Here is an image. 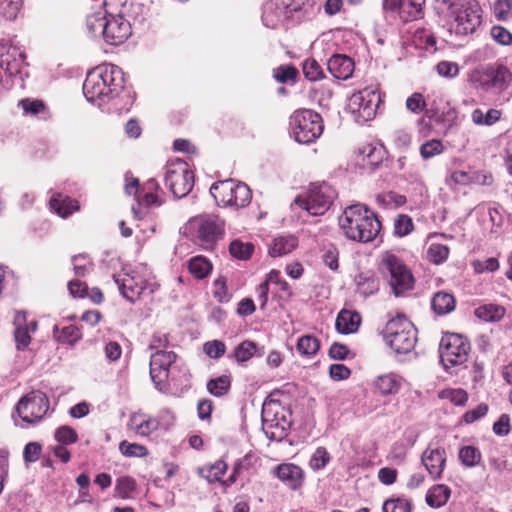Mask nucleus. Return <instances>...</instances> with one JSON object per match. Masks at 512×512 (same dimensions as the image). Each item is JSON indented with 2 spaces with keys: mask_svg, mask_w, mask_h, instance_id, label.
Returning a JSON list of instances; mask_svg holds the SVG:
<instances>
[{
  "mask_svg": "<svg viewBox=\"0 0 512 512\" xmlns=\"http://www.w3.org/2000/svg\"><path fill=\"white\" fill-rule=\"evenodd\" d=\"M189 271L197 279H203L208 276L212 270L211 263L204 257L197 256L189 261Z\"/></svg>",
  "mask_w": 512,
  "mask_h": 512,
  "instance_id": "nucleus-43",
  "label": "nucleus"
},
{
  "mask_svg": "<svg viewBox=\"0 0 512 512\" xmlns=\"http://www.w3.org/2000/svg\"><path fill=\"white\" fill-rule=\"evenodd\" d=\"M297 246V239L293 236H281L275 238L269 248L272 257H280L293 251Z\"/></svg>",
  "mask_w": 512,
  "mask_h": 512,
  "instance_id": "nucleus-32",
  "label": "nucleus"
},
{
  "mask_svg": "<svg viewBox=\"0 0 512 512\" xmlns=\"http://www.w3.org/2000/svg\"><path fill=\"white\" fill-rule=\"evenodd\" d=\"M144 266H138L131 272L113 275L122 296L131 303H135L143 294H152L155 283L150 281L149 275H142Z\"/></svg>",
  "mask_w": 512,
  "mask_h": 512,
  "instance_id": "nucleus-5",
  "label": "nucleus"
},
{
  "mask_svg": "<svg viewBox=\"0 0 512 512\" xmlns=\"http://www.w3.org/2000/svg\"><path fill=\"white\" fill-rule=\"evenodd\" d=\"M49 409L47 396L41 391H31L17 403L15 410L21 420L27 424L40 421Z\"/></svg>",
  "mask_w": 512,
  "mask_h": 512,
  "instance_id": "nucleus-12",
  "label": "nucleus"
},
{
  "mask_svg": "<svg viewBox=\"0 0 512 512\" xmlns=\"http://www.w3.org/2000/svg\"><path fill=\"white\" fill-rule=\"evenodd\" d=\"M360 154L367 164L377 166L383 161L385 150L381 145L367 144L360 149Z\"/></svg>",
  "mask_w": 512,
  "mask_h": 512,
  "instance_id": "nucleus-37",
  "label": "nucleus"
},
{
  "mask_svg": "<svg viewBox=\"0 0 512 512\" xmlns=\"http://www.w3.org/2000/svg\"><path fill=\"white\" fill-rule=\"evenodd\" d=\"M107 20V13L102 8L87 16L86 26L89 33L93 37H102L106 25L105 22H107Z\"/></svg>",
  "mask_w": 512,
  "mask_h": 512,
  "instance_id": "nucleus-33",
  "label": "nucleus"
},
{
  "mask_svg": "<svg viewBox=\"0 0 512 512\" xmlns=\"http://www.w3.org/2000/svg\"><path fill=\"white\" fill-rule=\"evenodd\" d=\"M444 146L440 140L432 139L423 143L420 147V154L424 159L432 158L443 152Z\"/></svg>",
  "mask_w": 512,
  "mask_h": 512,
  "instance_id": "nucleus-54",
  "label": "nucleus"
},
{
  "mask_svg": "<svg viewBox=\"0 0 512 512\" xmlns=\"http://www.w3.org/2000/svg\"><path fill=\"white\" fill-rule=\"evenodd\" d=\"M433 311L438 315H445L455 308V299L452 294L447 292H438L431 301Z\"/></svg>",
  "mask_w": 512,
  "mask_h": 512,
  "instance_id": "nucleus-31",
  "label": "nucleus"
},
{
  "mask_svg": "<svg viewBox=\"0 0 512 512\" xmlns=\"http://www.w3.org/2000/svg\"><path fill=\"white\" fill-rule=\"evenodd\" d=\"M383 512H410V504L404 499H390L384 502Z\"/></svg>",
  "mask_w": 512,
  "mask_h": 512,
  "instance_id": "nucleus-62",
  "label": "nucleus"
},
{
  "mask_svg": "<svg viewBox=\"0 0 512 512\" xmlns=\"http://www.w3.org/2000/svg\"><path fill=\"white\" fill-rule=\"evenodd\" d=\"M102 77V72L93 68L87 73L83 83V94L85 98L91 103L98 102V106H101L111 99V89L103 85Z\"/></svg>",
  "mask_w": 512,
  "mask_h": 512,
  "instance_id": "nucleus-14",
  "label": "nucleus"
},
{
  "mask_svg": "<svg viewBox=\"0 0 512 512\" xmlns=\"http://www.w3.org/2000/svg\"><path fill=\"white\" fill-rule=\"evenodd\" d=\"M282 9H286L291 20L299 21L309 8V0H279Z\"/></svg>",
  "mask_w": 512,
  "mask_h": 512,
  "instance_id": "nucleus-34",
  "label": "nucleus"
},
{
  "mask_svg": "<svg viewBox=\"0 0 512 512\" xmlns=\"http://www.w3.org/2000/svg\"><path fill=\"white\" fill-rule=\"evenodd\" d=\"M424 2L425 0H400V18L404 22L420 18Z\"/></svg>",
  "mask_w": 512,
  "mask_h": 512,
  "instance_id": "nucleus-30",
  "label": "nucleus"
},
{
  "mask_svg": "<svg viewBox=\"0 0 512 512\" xmlns=\"http://www.w3.org/2000/svg\"><path fill=\"white\" fill-rule=\"evenodd\" d=\"M428 258L435 264L445 262L449 256V248L446 245L433 243L428 248Z\"/></svg>",
  "mask_w": 512,
  "mask_h": 512,
  "instance_id": "nucleus-53",
  "label": "nucleus"
},
{
  "mask_svg": "<svg viewBox=\"0 0 512 512\" xmlns=\"http://www.w3.org/2000/svg\"><path fill=\"white\" fill-rule=\"evenodd\" d=\"M22 8V0H0V16L14 20Z\"/></svg>",
  "mask_w": 512,
  "mask_h": 512,
  "instance_id": "nucleus-46",
  "label": "nucleus"
},
{
  "mask_svg": "<svg viewBox=\"0 0 512 512\" xmlns=\"http://www.w3.org/2000/svg\"><path fill=\"white\" fill-rule=\"evenodd\" d=\"M413 221L408 215H399L394 222V232L396 235L403 237L413 230Z\"/></svg>",
  "mask_w": 512,
  "mask_h": 512,
  "instance_id": "nucleus-56",
  "label": "nucleus"
},
{
  "mask_svg": "<svg viewBox=\"0 0 512 512\" xmlns=\"http://www.w3.org/2000/svg\"><path fill=\"white\" fill-rule=\"evenodd\" d=\"M437 73L445 78H455L459 74V65L456 62L441 61L436 66Z\"/></svg>",
  "mask_w": 512,
  "mask_h": 512,
  "instance_id": "nucleus-60",
  "label": "nucleus"
},
{
  "mask_svg": "<svg viewBox=\"0 0 512 512\" xmlns=\"http://www.w3.org/2000/svg\"><path fill=\"white\" fill-rule=\"evenodd\" d=\"M378 269L395 296H401L413 288L414 277L411 270L392 252L386 251L381 255Z\"/></svg>",
  "mask_w": 512,
  "mask_h": 512,
  "instance_id": "nucleus-2",
  "label": "nucleus"
},
{
  "mask_svg": "<svg viewBox=\"0 0 512 512\" xmlns=\"http://www.w3.org/2000/svg\"><path fill=\"white\" fill-rule=\"evenodd\" d=\"M165 185L174 197L182 198L192 189L194 176L188 164L183 160H176L166 166Z\"/></svg>",
  "mask_w": 512,
  "mask_h": 512,
  "instance_id": "nucleus-11",
  "label": "nucleus"
},
{
  "mask_svg": "<svg viewBox=\"0 0 512 512\" xmlns=\"http://www.w3.org/2000/svg\"><path fill=\"white\" fill-rule=\"evenodd\" d=\"M469 351V342L459 334H446L441 339L439 352L445 369L464 364L467 361Z\"/></svg>",
  "mask_w": 512,
  "mask_h": 512,
  "instance_id": "nucleus-10",
  "label": "nucleus"
},
{
  "mask_svg": "<svg viewBox=\"0 0 512 512\" xmlns=\"http://www.w3.org/2000/svg\"><path fill=\"white\" fill-rule=\"evenodd\" d=\"M159 422L155 418L141 413H133L130 416L128 427L139 436H149L158 429Z\"/></svg>",
  "mask_w": 512,
  "mask_h": 512,
  "instance_id": "nucleus-24",
  "label": "nucleus"
},
{
  "mask_svg": "<svg viewBox=\"0 0 512 512\" xmlns=\"http://www.w3.org/2000/svg\"><path fill=\"white\" fill-rule=\"evenodd\" d=\"M475 316L485 322L499 321L505 313L503 307L496 304H485L475 309Z\"/></svg>",
  "mask_w": 512,
  "mask_h": 512,
  "instance_id": "nucleus-36",
  "label": "nucleus"
},
{
  "mask_svg": "<svg viewBox=\"0 0 512 512\" xmlns=\"http://www.w3.org/2000/svg\"><path fill=\"white\" fill-rule=\"evenodd\" d=\"M257 353V345L253 341L245 340L235 347L233 353L229 355L237 363H244L250 360Z\"/></svg>",
  "mask_w": 512,
  "mask_h": 512,
  "instance_id": "nucleus-38",
  "label": "nucleus"
},
{
  "mask_svg": "<svg viewBox=\"0 0 512 512\" xmlns=\"http://www.w3.org/2000/svg\"><path fill=\"white\" fill-rule=\"evenodd\" d=\"M458 457L463 466L472 468L481 462L482 454L477 447L467 445L460 448Z\"/></svg>",
  "mask_w": 512,
  "mask_h": 512,
  "instance_id": "nucleus-39",
  "label": "nucleus"
},
{
  "mask_svg": "<svg viewBox=\"0 0 512 512\" xmlns=\"http://www.w3.org/2000/svg\"><path fill=\"white\" fill-rule=\"evenodd\" d=\"M491 64L475 68L469 74V81L476 87L489 91Z\"/></svg>",
  "mask_w": 512,
  "mask_h": 512,
  "instance_id": "nucleus-40",
  "label": "nucleus"
},
{
  "mask_svg": "<svg viewBox=\"0 0 512 512\" xmlns=\"http://www.w3.org/2000/svg\"><path fill=\"white\" fill-rule=\"evenodd\" d=\"M380 92L372 88H364L349 99L348 109L357 123L364 124L375 118L380 103Z\"/></svg>",
  "mask_w": 512,
  "mask_h": 512,
  "instance_id": "nucleus-9",
  "label": "nucleus"
},
{
  "mask_svg": "<svg viewBox=\"0 0 512 512\" xmlns=\"http://www.w3.org/2000/svg\"><path fill=\"white\" fill-rule=\"evenodd\" d=\"M296 76V68L290 65L280 66L274 71V78L280 83H286L289 80H294Z\"/></svg>",
  "mask_w": 512,
  "mask_h": 512,
  "instance_id": "nucleus-64",
  "label": "nucleus"
},
{
  "mask_svg": "<svg viewBox=\"0 0 512 512\" xmlns=\"http://www.w3.org/2000/svg\"><path fill=\"white\" fill-rule=\"evenodd\" d=\"M422 463L433 479H438L444 470L446 452L443 448H427L422 454Z\"/></svg>",
  "mask_w": 512,
  "mask_h": 512,
  "instance_id": "nucleus-20",
  "label": "nucleus"
},
{
  "mask_svg": "<svg viewBox=\"0 0 512 512\" xmlns=\"http://www.w3.org/2000/svg\"><path fill=\"white\" fill-rule=\"evenodd\" d=\"M203 350L210 358L218 359L224 355L226 346L220 340H213L206 342Z\"/></svg>",
  "mask_w": 512,
  "mask_h": 512,
  "instance_id": "nucleus-61",
  "label": "nucleus"
},
{
  "mask_svg": "<svg viewBox=\"0 0 512 512\" xmlns=\"http://www.w3.org/2000/svg\"><path fill=\"white\" fill-rule=\"evenodd\" d=\"M55 440L59 443L58 445H69L78 441V434L70 426H60L55 430Z\"/></svg>",
  "mask_w": 512,
  "mask_h": 512,
  "instance_id": "nucleus-48",
  "label": "nucleus"
},
{
  "mask_svg": "<svg viewBox=\"0 0 512 512\" xmlns=\"http://www.w3.org/2000/svg\"><path fill=\"white\" fill-rule=\"evenodd\" d=\"M161 202L158 200V197L151 191L144 192V195L141 198H138V207L132 206V212L136 219H140L143 217V212L141 207L149 208L153 205L159 206Z\"/></svg>",
  "mask_w": 512,
  "mask_h": 512,
  "instance_id": "nucleus-47",
  "label": "nucleus"
},
{
  "mask_svg": "<svg viewBox=\"0 0 512 512\" xmlns=\"http://www.w3.org/2000/svg\"><path fill=\"white\" fill-rule=\"evenodd\" d=\"M173 351L158 350L150 357V377L155 387L164 392L169 378V367L175 362Z\"/></svg>",
  "mask_w": 512,
  "mask_h": 512,
  "instance_id": "nucleus-13",
  "label": "nucleus"
},
{
  "mask_svg": "<svg viewBox=\"0 0 512 512\" xmlns=\"http://www.w3.org/2000/svg\"><path fill=\"white\" fill-rule=\"evenodd\" d=\"M210 193L216 203L223 207H245L251 201L250 188L242 182L234 179H227L214 183L210 188Z\"/></svg>",
  "mask_w": 512,
  "mask_h": 512,
  "instance_id": "nucleus-4",
  "label": "nucleus"
},
{
  "mask_svg": "<svg viewBox=\"0 0 512 512\" xmlns=\"http://www.w3.org/2000/svg\"><path fill=\"white\" fill-rule=\"evenodd\" d=\"M339 225L348 239L362 243L373 241L381 230L378 217L362 204L348 206L339 218Z\"/></svg>",
  "mask_w": 512,
  "mask_h": 512,
  "instance_id": "nucleus-1",
  "label": "nucleus"
},
{
  "mask_svg": "<svg viewBox=\"0 0 512 512\" xmlns=\"http://www.w3.org/2000/svg\"><path fill=\"white\" fill-rule=\"evenodd\" d=\"M320 348L319 340L311 335H304L297 341L296 349L303 356H312L317 353Z\"/></svg>",
  "mask_w": 512,
  "mask_h": 512,
  "instance_id": "nucleus-44",
  "label": "nucleus"
},
{
  "mask_svg": "<svg viewBox=\"0 0 512 512\" xmlns=\"http://www.w3.org/2000/svg\"><path fill=\"white\" fill-rule=\"evenodd\" d=\"M26 322V314L24 312H17L14 318L15 328V341L18 350L25 349L30 341L31 337L29 335L28 327H24Z\"/></svg>",
  "mask_w": 512,
  "mask_h": 512,
  "instance_id": "nucleus-29",
  "label": "nucleus"
},
{
  "mask_svg": "<svg viewBox=\"0 0 512 512\" xmlns=\"http://www.w3.org/2000/svg\"><path fill=\"white\" fill-rule=\"evenodd\" d=\"M456 22V33H473L481 24L480 7L469 0H443Z\"/></svg>",
  "mask_w": 512,
  "mask_h": 512,
  "instance_id": "nucleus-8",
  "label": "nucleus"
},
{
  "mask_svg": "<svg viewBox=\"0 0 512 512\" xmlns=\"http://www.w3.org/2000/svg\"><path fill=\"white\" fill-rule=\"evenodd\" d=\"M276 476L291 489H297L302 484L303 471L295 464L284 463L277 466Z\"/></svg>",
  "mask_w": 512,
  "mask_h": 512,
  "instance_id": "nucleus-23",
  "label": "nucleus"
},
{
  "mask_svg": "<svg viewBox=\"0 0 512 512\" xmlns=\"http://www.w3.org/2000/svg\"><path fill=\"white\" fill-rule=\"evenodd\" d=\"M321 258L326 266L331 270L338 269L339 251L337 247L331 243L325 244L322 248Z\"/></svg>",
  "mask_w": 512,
  "mask_h": 512,
  "instance_id": "nucleus-50",
  "label": "nucleus"
},
{
  "mask_svg": "<svg viewBox=\"0 0 512 512\" xmlns=\"http://www.w3.org/2000/svg\"><path fill=\"white\" fill-rule=\"evenodd\" d=\"M426 101L421 93L415 92L406 100V108L412 113L419 114L426 109Z\"/></svg>",
  "mask_w": 512,
  "mask_h": 512,
  "instance_id": "nucleus-59",
  "label": "nucleus"
},
{
  "mask_svg": "<svg viewBox=\"0 0 512 512\" xmlns=\"http://www.w3.org/2000/svg\"><path fill=\"white\" fill-rule=\"evenodd\" d=\"M50 207L62 218L70 216L79 210L78 201L62 194H57L50 199Z\"/></svg>",
  "mask_w": 512,
  "mask_h": 512,
  "instance_id": "nucleus-27",
  "label": "nucleus"
},
{
  "mask_svg": "<svg viewBox=\"0 0 512 512\" xmlns=\"http://www.w3.org/2000/svg\"><path fill=\"white\" fill-rule=\"evenodd\" d=\"M494 16L499 21L512 18V0H496L493 5Z\"/></svg>",
  "mask_w": 512,
  "mask_h": 512,
  "instance_id": "nucleus-52",
  "label": "nucleus"
},
{
  "mask_svg": "<svg viewBox=\"0 0 512 512\" xmlns=\"http://www.w3.org/2000/svg\"><path fill=\"white\" fill-rule=\"evenodd\" d=\"M330 460L329 453L324 447H318L310 459V467L313 470L323 469Z\"/></svg>",
  "mask_w": 512,
  "mask_h": 512,
  "instance_id": "nucleus-57",
  "label": "nucleus"
},
{
  "mask_svg": "<svg viewBox=\"0 0 512 512\" xmlns=\"http://www.w3.org/2000/svg\"><path fill=\"white\" fill-rule=\"evenodd\" d=\"M229 251L234 258L247 260L251 257L254 251V245L250 242L234 240L229 246Z\"/></svg>",
  "mask_w": 512,
  "mask_h": 512,
  "instance_id": "nucleus-45",
  "label": "nucleus"
},
{
  "mask_svg": "<svg viewBox=\"0 0 512 512\" xmlns=\"http://www.w3.org/2000/svg\"><path fill=\"white\" fill-rule=\"evenodd\" d=\"M207 390L215 397H221L228 393L231 387V377L222 375L220 377L210 379L207 382Z\"/></svg>",
  "mask_w": 512,
  "mask_h": 512,
  "instance_id": "nucleus-41",
  "label": "nucleus"
},
{
  "mask_svg": "<svg viewBox=\"0 0 512 512\" xmlns=\"http://www.w3.org/2000/svg\"><path fill=\"white\" fill-rule=\"evenodd\" d=\"M135 490V481L131 477L123 476L117 479L116 492L121 498H128Z\"/></svg>",
  "mask_w": 512,
  "mask_h": 512,
  "instance_id": "nucleus-58",
  "label": "nucleus"
},
{
  "mask_svg": "<svg viewBox=\"0 0 512 512\" xmlns=\"http://www.w3.org/2000/svg\"><path fill=\"white\" fill-rule=\"evenodd\" d=\"M120 452L126 457H146L148 455V449L138 443H130L126 440L119 444Z\"/></svg>",
  "mask_w": 512,
  "mask_h": 512,
  "instance_id": "nucleus-49",
  "label": "nucleus"
},
{
  "mask_svg": "<svg viewBox=\"0 0 512 512\" xmlns=\"http://www.w3.org/2000/svg\"><path fill=\"white\" fill-rule=\"evenodd\" d=\"M197 232L202 244L206 248L212 247L216 241L223 237L224 221L214 214L204 215L198 220Z\"/></svg>",
  "mask_w": 512,
  "mask_h": 512,
  "instance_id": "nucleus-16",
  "label": "nucleus"
},
{
  "mask_svg": "<svg viewBox=\"0 0 512 512\" xmlns=\"http://www.w3.org/2000/svg\"><path fill=\"white\" fill-rule=\"evenodd\" d=\"M94 68L102 72L103 85L111 89V99H113L123 88L124 75L121 68L110 63H104Z\"/></svg>",
  "mask_w": 512,
  "mask_h": 512,
  "instance_id": "nucleus-18",
  "label": "nucleus"
},
{
  "mask_svg": "<svg viewBox=\"0 0 512 512\" xmlns=\"http://www.w3.org/2000/svg\"><path fill=\"white\" fill-rule=\"evenodd\" d=\"M376 201L380 206L396 208L403 205L406 202V198L405 196L395 192H388L382 195H377Z\"/></svg>",
  "mask_w": 512,
  "mask_h": 512,
  "instance_id": "nucleus-51",
  "label": "nucleus"
},
{
  "mask_svg": "<svg viewBox=\"0 0 512 512\" xmlns=\"http://www.w3.org/2000/svg\"><path fill=\"white\" fill-rule=\"evenodd\" d=\"M492 38L501 45L512 44V33L506 28L496 25L491 28Z\"/></svg>",
  "mask_w": 512,
  "mask_h": 512,
  "instance_id": "nucleus-63",
  "label": "nucleus"
},
{
  "mask_svg": "<svg viewBox=\"0 0 512 512\" xmlns=\"http://www.w3.org/2000/svg\"><path fill=\"white\" fill-rule=\"evenodd\" d=\"M512 81V73L503 64H491L489 90L505 91Z\"/></svg>",
  "mask_w": 512,
  "mask_h": 512,
  "instance_id": "nucleus-25",
  "label": "nucleus"
},
{
  "mask_svg": "<svg viewBox=\"0 0 512 512\" xmlns=\"http://www.w3.org/2000/svg\"><path fill=\"white\" fill-rule=\"evenodd\" d=\"M303 73L310 81H317L323 77V71L315 59H307L304 61Z\"/></svg>",
  "mask_w": 512,
  "mask_h": 512,
  "instance_id": "nucleus-55",
  "label": "nucleus"
},
{
  "mask_svg": "<svg viewBox=\"0 0 512 512\" xmlns=\"http://www.w3.org/2000/svg\"><path fill=\"white\" fill-rule=\"evenodd\" d=\"M327 68L334 78L347 80L353 74L354 62L346 55L335 54L328 60Z\"/></svg>",
  "mask_w": 512,
  "mask_h": 512,
  "instance_id": "nucleus-21",
  "label": "nucleus"
},
{
  "mask_svg": "<svg viewBox=\"0 0 512 512\" xmlns=\"http://www.w3.org/2000/svg\"><path fill=\"white\" fill-rule=\"evenodd\" d=\"M290 125L295 140L301 144H310L323 132L321 116L310 110L302 109L291 116Z\"/></svg>",
  "mask_w": 512,
  "mask_h": 512,
  "instance_id": "nucleus-6",
  "label": "nucleus"
},
{
  "mask_svg": "<svg viewBox=\"0 0 512 512\" xmlns=\"http://www.w3.org/2000/svg\"><path fill=\"white\" fill-rule=\"evenodd\" d=\"M404 378L394 372L378 375L373 381V388L380 396L396 395L404 384Z\"/></svg>",
  "mask_w": 512,
  "mask_h": 512,
  "instance_id": "nucleus-19",
  "label": "nucleus"
},
{
  "mask_svg": "<svg viewBox=\"0 0 512 512\" xmlns=\"http://www.w3.org/2000/svg\"><path fill=\"white\" fill-rule=\"evenodd\" d=\"M279 0H270L263 7L262 21L269 28H276L286 20L291 19L286 9L281 8Z\"/></svg>",
  "mask_w": 512,
  "mask_h": 512,
  "instance_id": "nucleus-22",
  "label": "nucleus"
},
{
  "mask_svg": "<svg viewBox=\"0 0 512 512\" xmlns=\"http://www.w3.org/2000/svg\"><path fill=\"white\" fill-rule=\"evenodd\" d=\"M26 55L20 48L8 45L4 39H0V66L10 76L22 73V69L28 64L25 62Z\"/></svg>",
  "mask_w": 512,
  "mask_h": 512,
  "instance_id": "nucleus-15",
  "label": "nucleus"
},
{
  "mask_svg": "<svg viewBox=\"0 0 512 512\" xmlns=\"http://www.w3.org/2000/svg\"><path fill=\"white\" fill-rule=\"evenodd\" d=\"M355 282L357 286V292L364 297H368L374 294L379 289V282L374 275H366L361 273L356 276Z\"/></svg>",
  "mask_w": 512,
  "mask_h": 512,
  "instance_id": "nucleus-35",
  "label": "nucleus"
},
{
  "mask_svg": "<svg viewBox=\"0 0 512 512\" xmlns=\"http://www.w3.org/2000/svg\"><path fill=\"white\" fill-rule=\"evenodd\" d=\"M361 323V316L356 311L343 309L339 312L335 327L341 334H351L358 330Z\"/></svg>",
  "mask_w": 512,
  "mask_h": 512,
  "instance_id": "nucleus-26",
  "label": "nucleus"
},
{
  "mask_svg": "<svg viewBox=\"0 0 512 512\" xmlns=\"http://www.w3.org/2000/svg\"><path fill=\"white\" fill-rule=\"evenodd\" d=\"M501 117V111L497 109H489L484 113L481 109H475L471 114V119L476 125L491 126Z\"/></svg>",
  "mask_w": 512,
  "mask_h": 512,
  "instance_id": "nucleus-42",
  "label": "nucleus"
},
{
  "mask_svg": "<svg viewBox=\"0 0 512 512\" xmlns=\"http://www.w3.org/2000/svg\"><path fill=\"white\" fill-rule=\"evenodd\" d=\"M105 24L102 38L107 44L119 45L131 34L130 23L121 16L109 15Z\"/></svg>",
  "mask_w": 512,
  "mask_h": 512,
  "instance_id": "nucleus-17",
  "label": "nucleus"
},
{
  "mask_svg": "<svg viewBox=\"0 0 512 512\" xmlns=\"http://www.w3.org/2000/svg\"><path fill=\"white\" fill-rule=\"evenodd\" d=\"M384 338L396 353L407 354L411 352L417 342L416 328L404 316H397L387 322Z\"/></svg>",
  "mask_w": 512,
  "mask_h": 512,
  "instance_id": "nucleus-3",
  "label": "nucleus"
},
{
  "mask_svg": "<svg viewBox=\"0 0 512 512\" xmlns=\"http://www.w3.org/2000/svg\"><path fill=\"white\" fill-rule=\"evenodd\" d=\"M451 490L444 484L431 487L426 494V503L432 508L444 506L450 498Z\"/></svg>",
  "mask_w": 512,
  "mask_h": 512,
  "instance_id": "nucleus-28",
  "label": "nucleus"
},
{
  "mask_svg": "<svg viewBox=\"0 0 512 512\" xmlns=\"http://www.w3.org/2000/svg\"><path fill=\"white\" fill-rule=\"evenodd\" d=\"M336 198V191L327 183L311 184L303 196L295 198V204L305 209L310 215H323Z\"/></svg>",
  "mask_w": 512,
  "mask_h": 512,
  "instance_id": "nucleus-7",
  "label": "nucleus"
}]
</instances>
